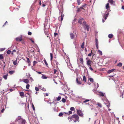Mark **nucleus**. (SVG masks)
Segmentation results:
<instances>
[{
	"mask_svg": "<svg viewBox=\"0 0 124 124\" xmlns=\"http://www.w3.org/2000/svg\"><path fill=\"white\" fill-rule=\"evenodd\" d=\"M16 52V50L15 49H14L13 50V51L12 52V54H13V53L14 52Z\"/></svg>",
	"mask_w": 124,
	"mask_h": 124,
	"instance_id": "48",
	"label": "nucleus"
},
{
	"mask_svg": "<svg viewBox=\"0 0 124 124\" xmlns=\"http://www.w3.org/2000/svg\"><path fill=\"white\" fill-rule=\"evenodd\" d=\"M23 79H20L19 80V82H21V81H23Z\"/></svg>",
	"mask_w": 124,
	"mask_h": 124,
	"instance_id": "62",
	"label": "nucleus"
},
{
	"mask_svg": "<svg viewBox=\"0 0 124 124\" xmlns=\"http://www.w3.org/2000/svg\"><path fill=\"white\" fill-rule=\"evenodd\" d=\"M113 37V35L112 34H109L108 35V37L110 39L111 38Z\"/></svg>",
	"mask_w": 124,
	"mask_h": 124,
	"instance_id": "24",
	"label": "nucleus"
},
{
	"mask_svg": "<svg viewBox=\"0 0 124 124\" xmlns=\"http://www.w3.org/2000/svg\"><path fill=\"white\" fill-rule=\"evenodd\" d=\"M95 44H98V40L97 38L95 39Z\"/></svg>",
	"mask_w": 124,
	"mask_h": 124,
	"instance_id": "35",
	"label": "nucleus"
},
{
	"mask_svg": "<svg viewBox=\"0 0 124 124\" xmlns=\"http://www.w3.org/2000/svg\"><path fill=\"white\" fill-rule=\"evenodd\" d=\"M8 76V75L7 74L4 75L3 76V78L5 79L6 80Z\"/></svg>",
	"mask_w": 124,
	"mask_h": 124,
	"instance_id": "19",
	"label": "nucleus"
},
{
	"mask_svg": "<svg viewBox=\"0 0 124 124\" xmlns=\"http://www.w3.org/2000/svg\"><path fill=\"white\" fill-rule=\"evenodd\" d=\"M82 80V78H79L78 79V78H77L76 79V81L77 82V84L78 85H80L81 84V80Z\"/></svg>",
	"mask_w": 124,
	"mask_h": 124,
	"instance_id": "6",
	"label": "nucleus"
},
{
	"mask_svg": "<svg viewBox=\"0 0 124 124\" xmlns=\"http://www.w3.org/2000/svg\"><path fill=\"white\" fill-rule=\"evenodd\" d=\"M77 2L78 5H79L80 4V0H77Z\"/></svg>",
	"mask_w": 124,
	"mask_h": 124,
	"instance_id": "39",
	"label": "nucleus"
},
{
	"mask_svg": "<svg viewBox=\"0 0 124 124\" xmlns=\"http://www.w3.org/2000/svg\"><path fill=\"white\" fill-rule=\"evenodd\" d=\"M70 35L71 39H73L74 38V35L72 33H70Z\"/></svg>",
	"mask_w": 124,
	"mask_h": 124,
	"instance_id": "14",
	"label": "nucleus"
},
{
	"mask_svg": "<svg viewBox=\"0 0 124 124\" xmlns=\"http://www.w3.org/2000/svg\"><path fill=\"white\" fill-rule=\"evenodd\" d=\"M92 51H91V53H90L88 55V56H91V55H92Z\"/></svg>",
	"mask_w": 124,
	"mask_h": 124,
	"instance_id": "47",
	"label": "nucleus"
},
{
	"mask_svg": "<svg viewBox=\"0 0 124 124\" xmlns=\"http://www.w3.org/2000/svg\"><path fill=\"white\" fill-rule=\"evenodd\" d=\"M46 20L45 21V22L44 25V30L45 33L47 37H48V33L47 32V29H46V26L47 25V24H48V23L46 21Z\"/></svg>",
	"mask_w": 124,
	"mask_h": 124,
	"instance_id": "1",
	"label": "nucleus"
},
{
	"mask_svg": "<svg viewBox=\"0 0 124 124\" xmlns=\"http://www.w3.org/2000/svg\"><path fill=\"white\" fill-rule=\"evenodd\" d=\"M31 41L33 43H34V41H33L32 39H30Z\"/></svg>",
	"mask_w": 124,
	"mask_h": 124,
	"instance_id": "56",
	"label": "nucleus"
},
{
	"mask_svg": "<svg viewBox=\"0 0 124 124\" xmlns=\"http://www.w3.org/2000/svg\"><path fill=\"white\" fill-rule=\"evenodd\" d=\"M22 124H25L26 121L22 119Z\"/></svg>",
	"mask_w": 124,
	"mask_h": 124,
	"instance_id": "28",
	"label": "nucleus"
},
{
	"mask_svg": "<svg viewBox=\"0 0 124 124\" xmlns=\"http://www.w3.org/2000/svg\"><path fill=\"white\" fill-rule=\"evenodd\" d=\"M3 58V56L2 54H0V60L2 59Z\"/></svg>",
	"mask_w": 124,
	"mask_h": 124,
	"instance_id": "41",
	"label": "nucleus"
},
{
	"mask_svg": "<svg viewBox=\"0 0 124 124\" xmlns=\"http://www.w3.org/2000/svg\"><path fill=\"white\" fill-rule=\"evenodd\" d=\"M107 12V11H106L105 13V14L103 16V17L104 18L105 20H106L107 17L108 16V14H109V12H108L107 14L106 13V12Z\"/></svg>",
	"mask_w": 124,
	"mask_h": 124,
	"instance_id": "5",
	"label": "nucleus"
},
{
	"mask_svg": "<svg viewBox=\"0 0 124 124\" xmlns=\"http://www.w3.org/2000/svg\"><path fill=\"white\" fill-rule=\"evenodd\" d=\"M79 60L80 62L82 64H83V58H81Z\"/></svg>",
	"mask_w": 124,
	"mask_h": 124,
	"instance_id": "25",
	"label": "nucleus"
},
{
	"mask_svg": "<svg viewBox=\"0 0 124 124\" xmlns=\"http://www.w3.org/2000/svg\"><path fill=\"white\" fill-rule=\"evenodd\" d=\"M92 62H91L90 60H88L87 61L86 64L88 66H90L91 65V63Z\"/></svg>",
	"mask_w": 124,
	"mask_h": 124,
	"instance_id": "7",
	"label": "nucleus"
},
{
	"mask_svg": "<svg viewBox=\"0 0 124 124\" xmlns=\"http://www.w3.org/2000/svg\"><path fill=\"white\" fill-rule=\"evenodd\" d=\"M99 94H98V95H99L102 96H103L105 94V93H103L101 92H99Z\"/></svg>",
	"mask_w": 124,
	"mask_h": 124,
	"instance_id": "11",
	"label": "nucleus"
},
{
	"mask_svg": "<svg viewBox=\"0 0 124 124\" xmlns=\"http://www.w3.org/2000/svg\"><path fill=\"white\" fill-rule=\"evenodd\" d=\"M97 105L100 108H101L102 107V105L101 103H98L97 104Z\"/></svg>",
	"mask_w": 124,
	"mask_h": 124,
	"instance_id": "40",
	"label": "nucleus"
},
{
	"mask_svg": "<svg viewBox=\"0 0 124 124\" xmlns=\"http://www.w3.org/2000/svg\"><path fill=\"white\" fill-rule=\"evenodd\" d=\"M30 79L31 80V82H32L33 81V79L32 78V77H30Z\"/></svg>",
	"mask_w": 124,
	"mask_h": 124,
	"instance_id": "49",
	"label": "nucleus"
},
{
	"mask_svg": "<svg viewBox=\"0 0 124 124\" xmlns=\"http://www.w3.org/2000/svg\"><path fill=\"white\" fill-rule=\"evenodd\" d=\"M86 78L85 77V76H84L83 77V81H85V82H86Z\"/></svg>",
	"mask_w": 124,
	"mask_h": 124,
	"instance_id": "30",
	"label": "nucleus"
},
{
	"mask_svg": "<svg viewBox=\"0 0 124 124\" xmlns=\"http://www.w3.org/2000/svg\"><path fill=\"white\" fill-rule=\"evenodd\" d=\"M41 78L43 79H46L47 78V77L45 76V75H42V76L41 77Z\"/></svg>",
	"mask_w": 124,
	"mask_h": 124,
	"instance_id": "18",
	"label": "nucleus"
},
{
	"mask_svg": "<svg viewBox=\"0 0 124 124\" xmlns=\"http://www.w3.org/2000/svg\"><path fill=\"white\" fill-rule=\"evenodd\" d=\"M83 25V26L85 27L86 28L87 31H88L89 30V26L86 23L85 21H83L82 24Z\"/></svg>",
	"mask_w": 124,
	"mask_h": 124,
	"instance_id": "2",
	"label": "nucleus"
},
{
	"mask_svg": "<svg viewBox=\"0 0 124 124\" xmlns=\"http://www.w3.org/2000/svg\"><path fill=\"white\" fill-rule=\"evenodd\" d=\"M61 21H62L63 20V17H64V15L62 14V12L61 13Z\"/></svg>",
	"mask_w": 124,
	"mask_h": 124,
	"instance_id": "16",
	"label": "nucleus"
},
{
	"mask_svg": "<svg viewBox=\"0 0 124 124\" xmlns=\"http://www.w3.org/2000/svg\"><path fill=\"white\" fill-rule=\"evenodd\" d=\"M27 62L28 63H30V60L29 59V58H27Z\"/></svg>",
	"mask_w": 124,
	"mask_h": 124,
	"instance_id": "37",
	"label": "nucleus"
},
{
	"mask_svg": "<svg viewBox=\"0 0 124 124\" xmlns=\"http://www.w3.org/2000/svg\"><path fill=\"white\" fill-rule=\"evenodd\" d=\"M44 63L45 64V65L47 67L48 66V65L46 61V59H44Z\"/></svg>",
	"mask_w": 124,
	"mask_h": 124,
	"instance_id": "20",
	"label": "nucleus"
},
{
	"mask_svg": "<svg viewBox=\"0 0 124 124\" xmlns=\"http://www.w3.org/2000/svg\"><path fill=\"white\" fill-rule=\"evenodd\" d=\"M35 90L36 91H38L39 90V88L37 87H36L35 88Z\"/></svg>",
	"mask_w": 124,
	"mask_h": 124,
	"instance_id": "46",
	"label": "nucleus"
},
{
	"mask_svg": "<svg viewBox=\"0 0 124 124\" xmlns=\"http://www.w3.org/2000/svg\"><path fill=\"white\" fill-rule=\"evenodd\" d=\"M37 63V62L36 61H34L33 62V66H34L35 64Z\"/></svg>",
	"mask_w": 124,
	"mask_h": 124,
	"instance_id": "42",
	"label": "nucleus"
},
{
	"mask_svg": "<svg viewBox=\"0 0 124 124\" xmlns=\"http://www.w3.org/2000/svg\"><path fill=\"white\" fill-rule=\"evenodd\" d=\"M54 74H55V73H56L57 71V70H55V69H54Z\"/></svg>",
	"mask_w": 124,
	"mask_h": 124,
	"instance_id": "51",
	"label": "nucleus"
},
{
	"mask_svg": "<svg viewBox=\"0 0 124 124\" xmlns=\"http://www.w3.org/2000/svg\"><path fill=\"white\" fill-rule=\"evenodd\" d=\"M23 81L26 84H28L29 83V80L26 79H23Z\"/></svg>",
	"mask_w": 124,
	"mask_h": 124,
	"instance_id": "10",
	"label": "nucleus"
},
{
	"mask_svg": "<svg viewBox=\"0 0 124 124\" xmlns=\"http://www.w3.org/2000/svg\"><path fill=\"white\" fill-rule=\"evenodd\" d=\"M17 59L15 61H14L13 62V63L14 65H16L17 64Z\"/></svg>",
	"mask_w": 124,
	"mask_h": 124,
	"instance_id": "27",
	"label": "nucleus"
},
{
	"mask_svg": "<svg viewBox=\"0 0 124 124\" xmlns=\"http://www.w3.org/2000/svg\"><path fill=\"white\" fill-rule=\"evenodd\" d=\"M80 11V8H78V9L77 10V11L78 12L79 11Z\"/></svg>",
	"mask_w": 124,
	"mask_h": 124,
	"instance_id": "60",
	"label": "nucleus"
},
{
	"mask_svg": "<svg viewBox=\"0 0 124 124\" xmlns=\"http://www.w3.org/2000/svg\"><path fill=\"white\" fill-rule=\"evenodd\" d=\"M20 95L22 97L24 95V93L23 92H21L20 93Z\"/></svg>",
	"mask_w": 124,
	"mask_h": 124,
	"instance_id": "22",
	"label": "nucleus"
},
{
	"mask_svg": "<svg viewBox=\"0 0 124 124\" xmlns=\"http://www.w3.org/2000/svg\"><path fill=\"white\" fill-rule=\"evenodd\" d=\"M84 42L82 43L81 46V47L82 48H84Z\"/></svg>",
	"mask_w": 124,
	"mask_h": 124,
	"instance_id": "34",
	"label": "nucleus"
},
{
	"mask_svg": "<svg viewBox=\"0 0 124 124\" xmlns=\"http://www.w3.org/2000/svg\"><path fill=\"white\" fill-rule=\"evenodd\" d=\"M108 1L110 3L111 5H112L113 4L114 5H115V2L113 0H108Z\"/></svg>",
	"mask_w": 124,
	"mask_h": 124,
	"instance_id": "8",
	"label": "nucleus"
},
{
	"mask_svg": "<svg viewBox=\"0 0 124 124\" xmlns=\"http://www.w3.org/2000/svg\"><path fill=\"white\" fill-rule=\"evenodd\" d=\"M89 69L91 71H93V69L90 66H89Z\"/></svg>",
	"mask_w": 124,
	"mask_h": 124,
	"instance_id": "57",
	"label": "nucleus"
},
{
	"mask_svg": "<svg viewBox=\"0 0 124 124\" xmlns=\"http://www.w3.org/2000/svg\"><path fill=\"white\" fill-rule=\"evenodd\" d=\"M75 118L76 120H78L79 119V117L77 115H73L70 118V119H71L72 118Z\"/></svg>",
	"mask_w": 124,
	"mask_h": 124,
	"instance_id": "4",
	"label": "nucleus"
},
{
	"mask_svg": "<svg viewBox=\"0 0 124 124\" xmlns=\"http://www.w3.org/2000/svg\"><path fill=\"white\" fill-rule=\"evenodd\" d=\"M77 112L79 116H83V114L81 110H77Z\"/></svg>",
	"mask_w": 124,
	"mask_h": 124,
	"instance_id": "3",
	"label": "nucleus"
},
{
	"mask_svg": "<svg viewBox=\"0 0 124 124\" xmlns=\"http://www.w3.org/2000/svg\"><path fill=\"white\" fill-rule=\"evenodd\" d=\"M85 100L83 101V103H85L86 102H87L89 101H90V100H89L88 99H84Z\"/></svg>",
	"mask_w": 124,
	"mask_h": 124,
	"instance_id": "17",
	"label": "nucleus"
},
{
	"mask_svg": "<svg viewBox=\"0 0 124 124\" xmlns=\"http://www.w3.org/2000/svg\"><path fill=\"white\" fill-rule=\"evenodd\" d=\"M50 61L51 62L52 59L53 58V55L51 53H50Z\"/></svg>",
	"mask_w": 124,
	"mask_h": 124,
	"instance_id": "23",
	"label": "nucleus"
},
{
	"mask_svg": "<svg viewBox=\"0 0 124 124\" xmlns=\"http://www.w3.org/2000/svg\"><path fill=\"white\" fill-rule=\"evenodd\" d=\"M30 86V85L29 84H27L26 86V88L27 89H28L29 88Z\"/></svg>",
	"mask_w": 124,
	"mask_h": 124,
	"instance_id": "32",
	"label": "nucleus"
},
{
	"mask_svg": "<svg viewBox=\"0 0 124 124\" xmlns=\"http://www.w3.org/2000/svg\"><path fill=\"white\" fill-rule=\"evenodd\" d=\"M122 8L124 10V6H122Z\"/></svg>",
	"mask_w": 124,
	"mask_h": 124,
	"instance_id": "64",
	"label": "nucleus"
},
{
	"mask_svg": "<svg viewBox=\"0 0 124 124\" xmlns=\"http://www.w3.org/2000/svg\"><path fill=\"white\" fill-rule=\"evenodd\" d=\"M61 97L60 96H58L56 98V100L57 101H59L61 99Z\"/></svg>",
	"mask_w": 124,
	"mask_h": 124,
	"instance_id": "33",
	"label": "nucleus"
},
{
	"mask_svg": "<svg viewBox=\"0 0 124 124\" xmlns=\"http://www.w3.org/2000/svg\"><path fill=\"white\" fill-rule=\"evenodd\" d=\"M63 115V114L62 113H60L59 114V116H62Z\"/></svg>",
	"mask_w": 124,
	"mask_h": 124,
	"instance_id": "45",
	"label": "nucleus"
},
{
	"mask_svg": "<svg viewBox=\"0 0 124 124\" xmlns=\"http://www.w3.org/2000/svg\"><path fill=\"white\" fill-rule=\"evenodd\" d=\"M21 119V118L20 116H18L16 119L15 121H18V120Z\"/></svg>",
	"mask_w": 124,
	"mask_h": 124,
	"instance_id": "21",
	"label": "nucleus"
},
{
	"mask_svg": "<svg viewBox=\"0 0 124 124\" xmlns=\"http://www.w3.org/2000/svg\"><path fill=\"white\" fill-rule=\"evenodd\" d=\"M69 114H71L72 113V112L71 111H69Z\"/></svg>",
	"mask_w": 124,
	"mask_h": 124,
	"instance_id": "58",
	"label": "nucleus"
},
{
	"mask_svg": "<svg viewBox=\"0 0 124 124\" xmlns=\"http://www.w3.org/2000/svg\"><path fill=\"white\" fill-rule=\"evenodd\" d=\"M5 49V48H2L0 49V51H4Z\"/></svg>",
	"mask_w": 124,
	"mask_h": 124,
	"instance_id": "53",
	"label": "nucleus"
},
{
	"mask_svg": "<svg viewBox=\"0 0 124 124\" xmlns=\"http://www.w3.org/2000/svg\"><path fill=\"white\" fill-rule=\"evenodd\" d=\"M97 88H98V87H99V84L98 83L97 84Z\"/></svg>",
	"mask_w": 124,
	"mask_h": 124,
	"instance_id": "63",
	"label": "nucleus"
},
{
	"mask_svg": "<svg viewBox=\"0 0 124 124\" xmlns=\"http://www.w3.org/2000/svg\"><path fill=\"white\" fill-rule=\"evenodd\" d=\"M16 41H21L22 40V38L21 37L17 38L16 39Z\"/></svg>",
	"mask_w": 124,
	"mask_h": 124,
	"instance_id": "12",
	"label": "nucleus"
},
{
	"mask_svg": "<svg viewBox=\"0 0 124 124\" xmlns=\"http://www.w3.org/2000/svg\"><path fill=\"white\" fill-rule=\"evenodd\" d=\"M70 110L71 111H73L75 110V108L73 107H71L70 108Z\"/></svg>",
	"mask_w": 124,
	"mask_h": 124,
	"instance_id": "38",
	"label": "nucleus"
},
{
	"mask_svg": "<svg viewBox=\"0 0 124 124\" xmlns=\"http://www.w3.org/2000/svg\"><path fill=\"white\" fill-rule=\"evenodd\" d=\"M115 70V69H113L110 70H108V73H110L113 72Z\"/></svg>",
	"mask_w": 124,
	"mask_h": 124,
	"instance_id": "15",
	"label": "nucleus"
},
{
	"mask_svg": "<svg viewBox=\"0 0 124 124\" xmlns=\"http://www.w3.org/2000/svg\"><path fill=\"white\" fill-rule=\"evenodd\" d=\"M89 80L90 82H93V79L91 78H89Z\"/></svg>",
	"mask_w": 124,
	"mask_h": 124,
	"instance_id": "44",
	"label": "nucleus"
},
{
	"mask_svg": "<svg viewBox=\"0 0 124 124\" xmlns=\"http://www.w3.org/2000/svg\"><path fill=\"white\" fill-rule=\"evenodd\" d=\"M4 110H5L3 108L1 111V113H3V112Z\"/></svg>",
	"mask_w": 124,
	"mask_h": 124,
	"instance_id": "52",
	"label": "nucleus"
},
{
	"mask_svg": "<svg viewBox=\"0 0 124 124\" xmlns=\"http://www.w3.org/2000/svg\"><path fill=\"white\" fill-rule=\"evenodd\" d=\"M122 63L120 62L117 64V66L119 67H121L122 65Z\"/></svg>",
	"mask_w": 124,
	"mask_h": 124,
	"instance_id": "31",
	"label": "nucleus"
},
{
	"mask_svg": "<svg viewBox=\"0 0 124 124\" xmlns=\"http://www.w3.org/2000/svg\"><path fill=\"white\" fill-rule=\"evenodd\" d=\"M15 72L14 71L11 70L9 71V73L11 75L13 74Z\"/></svg>",
	"mask_w": 124,
	"mask_h": 124,
	"instance_id": "26",
	"label": "nucleus"
},
{
	"mask_svg": "<svg viewBox=\"0 0 124 124\" xmlns=\"http://www.w3.org/2000/svg\"><path fill=\"white\" fill-rule=\"evenodd\" d=\"M37 72L39 74H41V72L37 71Z\"/></svg>",
	"mask_w": 124,
	"mask_h": 124,
	"instance_id": "61",
	"label": "nucleus"
},
{
	"mask_svg": "<svg viewBox=\"0 0 124 124\" xmlns=\"http://www.w3.org/2000/svg\"><path fill=\"white\" fill-rule=\"evenodd\" d=\"M41 89L44 91H46V89L44 88H42V89Z\"/></svg>",
	"mask_w": 124,
	"mask_h": 124,
	"instance_id": "54",
	"label": "nucleus"
},
{
	"mask_svg": "<svg viewBox=\"0 0 124 124\" xmlns=\"http://www.w3.org/2000/svg\"><path fill=\"white\" fill-rule=\"evenodd\" d=\"M66 101V100L64 98H62V101L63 103H64Z\"/></svg>",
	"mask_w": 124,
	"mask_h": 124,
	"instance_id": "29",
	"label": "nucleus"
},
{
	"mask_svg": "<svg viewBox=\"0 0 124 124\" xmlns=\"http://www.w3.org/2000/svg\"><path fill=\"white\" fill-rule=\"evenodd\" d=\"M96 46L97 49H98V44H96Z\"/></svg>",
	"mask_w": 124,
	"mask_h": 124,
	"instance_id": "59",
	"label": "nucleus"
},
{
	"mask_svg": "<svg viewBox=\"0 0 124 124\" xmlns=\"http://www.w3.org/2000/svg\"><path fill=\"white\" fill-rule=\"evenodd\" d=\"M32 107L33 110L34 111L35 110V108L33 104H32Z\"/></svg>",
	"mask_w": 124,
	"mask_h": 124,
	"instance_id": "50",
	"label": "nucleus"
},
{
	"mask_svg": "<svg viewBox=\"0 0 124 124\" xmlns=\"http://www.w3.org/2000/svg\"><path fill=\"white\" fill-rule=\"evenodd\" d=\"M98 52H99V53L101 55H102V52H101V51L99 50H98Z\"/></svg>",
	"mask_w": 124,
	"mask_h": 124,
	"instance_id": "36",
	"label": "nucleus"
},
{
	"mask_svg": "<svg viewBox=\"0 0 124 124\" xmlns=\"http://www.w3.org/2000/svg\"><path fill=\"white\" fill-rule=\"evenodd\" d=\"M83 20L84 19L82 18H80L79 19V20L78 23H80V24H81L82 22L83 21V22L84 21H83Z\"/></svg>",
	"mask_w": 124,
	"mask_h": 124,
	"instance_id": "13",
	"label": "nucleus"
},
{
	"mask_svg": "<svg viewBox=\"0 0 124 124\" xmlns=\"http://www.w3.org/2000/svg\"><path fill=\"white\" fill-rule=\"evenodd\" d=\"M31 34H32L31 33V32H29L28 33V34L29 35H31Z\"/></svg>",
	"mask_w": 124,
	"mask_h": 124,
	"instance_id": "55",
	"label": "nucleus"
},
{
	"mask_svg": "<svg viewBox=\"0 0 124 124\" xmlns=\"http://www.w3.org/2000/svg\"><path fill=\"white\" fill-rule=\"evenodd\" d=\"M11 51L10 50H8L7 52V54H9L11 53Z\"/></svg>",
	"mask_w": 124,
	"mask_h": 124,
	"instance_id": "43",
	"label": "nucleus"
},
{
	"mask_svg": "<svg viewBox=\"0 0 124 124\" xmlns=\"http://www.w3.org/2000/svg\"><path fill=\"white\" fill-rule=\"evenodd\" d=\"M109 3H108L106 5V8L108 11L109 10Z\"/></svg>",
	"mask_w": 124,
	"mask_h": 124,
	"instance_id": "9",
	"label": "nucleus"
}]
</instances>
